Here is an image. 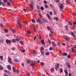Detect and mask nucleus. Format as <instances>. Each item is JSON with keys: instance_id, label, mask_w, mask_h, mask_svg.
Wrapping results in <instances>:
<instances>
[{"instance_id": "f257e3e1", "label": "nucleus", "mask_w": 76, "mask_h": 76, "mask_svg": "<svg viewBox=\"0 0 76 76\" xmlns=\"http://www.w3.org/2000/svg\"><path fill=\"white\" fill-rule=\"evenodd\" d=\"M8 61L9 62V63L12 64V59L10 58V56H8Z\"/></svg>"}, {"instance_id": "f03ea898", "label": "nucleus", "mask_w": 76, "mask_h": 76, "mask_svg": "<svg viewBox=\"0 0 76 76\" xmlns=\"http://www.w3.org/2000/svg\"><path fill=\"white\" fill-rule=\"evenodd\" d=\"M6 43L7 44H10L12 43V41L11 40H9L8 39H7L6 41Z\"/></svg>"}, {"instance_id": "7ed1b4c3", "label": "nucleus", "mask_w": 76, "mask_h": 76, "mask_svg": "<svg viewBox=\"0 0 76 76\" xmlns=\"http://www.w3.org/2000/svg\"><path fill=\"white\" fill-rule=\"evenodd\" d=\"M37 22L39 23L40 24H42V21H41V19L39 18L37 19Z\"/></svg>"}, {"instance_id": "20e7f679", "label": "nucleus", "mask_w": 76, "mask_h": 76, "mask_svg": "<svg viewBox=\"0 0 76 76\" xmlns=\"http://www.w3.org/2000/svg\"><path fill=\"white\" fill-rule=\"evenodd\" d=\"M17 24H18L19 26L21 28L22 26V24L21 23H19V20L18 21V23H17Z\"/></svg>"}, {"instance_id": "39448f33", "label": "nucleus", "mask_w": 76, "mask_h": 76, "mask_svg": "<svg viewBox=\"0 0 76 76\" xmlns=\"http://www.w3.org/2000/svg\"><path fill=\"white\" fill-rule=\"evenodd\" d=\"M64 6L63 4H61L60 5V9L61 10H63L64 8H63Z\"/></svg>"}, {"instance_id": "423d86ee", "label": "nucleus", "mask_w": 76, "mask_h": 76, "mask_svg": "<svg viewBox=\"0 0 76 76\" xmlns=\"http://www.w3.org/2000/svg\"><path fill=\"white\" fill-rule=\"evenodd\" d=\"M59 66H60V64H57L56 66H55V69L57 70V69L59 67Z\"/></svg>"}, {"instance_id": "0eeeda50", "label": "nucleus", "mask_w": 76, "mask_h": 76, "mask_svg": "<svg viewBox=\"0 0 76 76\" xmlns=\"http://www.w3.org/2000/svg\"><path fill=\"white\" fill-rule=\"evenodd\" d=\"M35 65V63L34 62H32L30 64V66H34Z\"/></svg>"}, {"instance_id": "6e6552de", "label": "nucleus", "mask_w": 76, "mask_h": 76, "mask_svg": "<svg viewBox=\"0 0 76 76\" xmlns=\"http://www.w3.org/2000/svg\"><path fill=\"white\" fill-rule=\"evenodd\" d=\"M65 39L66 40V41H69L70 39V37H65Z\"/></svg>"}, {"instance_id": "1a4fd4ad", "label": "nucleus", "mask_w": 76, "mask_h": 76, "mask_svg": "<svg viewBox=\"0 0 76 76\" xmlns=\"http://www.w3.org/2000/svg\"><path fill=\"white\" fill-rule=\"evenodd\" d=\"M12 70H13V72H16V68L15 67V66L12 67Z\"/></svg>"}, {"instance_id": "9d476101", "label": "nucleus", "mask_w": 76, "mask_h": 76, "mask_svg": "<svg viewBox=\"0 0 76 76\" xmlns=\"http://www.w3.org/2000/svg\"><path fill=\"white\" fill-rule=\"evenodd\" d=\"M47 16L49 20H50V19H51V16H50L48 14H47Z\"/></svg>"}, {"instance_id": "9b49d317", "label": "nucleus", "mask_w": 76, "mask_h": 76, "mask_svg": "<svg viewBox=\"0 0 76 76\" xmlns=\"http://www.w3.org/2000/svg\"><path fill=\"white\" fill-rule=\"evenodd\" d=\"M53 20H56V21H58V17H54Z\"/></svg>"}, {"instance_id": "f8f14e48", "label": "nucleus", "mask_w": 76, "mask_h": 76, "mask_svg": "<svg viewBox=\"0 0 76 76\" xmlns=\"http://www.w3.org/2000/svg\"><path fill=\"white\" fill-rule=\"evenodd\" d=\"M41 43L42 45H45V42L44 40H42L41 41Z\"/></svg>"}, {"instance_id": "ddd939ff", "label": "nucleus", "mask_w": 76, "mask_h": 76, "mask_svg": "<svg viewBox=\"0 0 76 76\" xmlns=\"http://www.w3.org/2000/svg\"><path fill=\"white\" fill-rule=\"evenodd\" d=\"M62 56H67V53H63L62 54Z\"/></svg>"}, {"instance_id": "4468645a", "label": "nucleus", "mask_w": 76, "mask_h": 76, "mask_svg": "<svg viewBox=\"0 0 76 76\" xmlns=\"http://www.w3.org/2000/svg\"><path fill=\"white\" fill-rule=\"evenodd\" d=\"M4 31L5 32V33H7V32H9V29L6 28L4 30Z\"/></svg>"}, {"instance_id": "2eb2a0df", "label": "nucleus", "mask_w": 76, "mask_h": 76, "mask_svg": "<svg viewBox=\"0 0 76 76\" xmlns=\"http://www.w3.org/2000/svg\"><path fill=\"white\" fill-rule=\"evenodd\" d=\"M50 70L51 72H53L54 71V69L53 68H52L50 69Z\"/></svg>"}, {"instance_id": "dca6fc26", "label": "nucleus", "mask_w": 76, "mask_h": 76, "mask_svg": "<svg viewBox=\"0 0 76 76\" xmlns=\"http://www.w3.org/2000/svg\"><path fill=\"white\" fill-rule=\"evenodd\" d=\"M65 28L66 31H68L69 28H68V26H67V25L66 26H65Z\"/></svg>"}, {"instance_id": "f3484780", "label": "nucleus", "mask_w": 76, "mask_h": 76, "mask_svg": "<svg viewBox=\"0 0 76 76\" xmlns=\"http://www.w3.org/2000/svg\"><path fill=\"white\" fill-rule=\"evenodd\" d=\"M53 46L54 47H57V45L56 43L54 42H53Z\"/></svg>"}, {"instance_id": "a211bd4d", "label": "nucleus", "mask_w": 76, "mask_h": 76, "mask_svg": "<svg viewBox=\"0 0 76 76\" xmlns=\"http://www.w3.org/2000/svg\"><path fill=\"white\" fill-rule=\"evenodd\" d=\"M7 68L8 70H10L11 69V68H10V65H8Z\"/></svg>"}, {"instance_id": "6ab92c4d", "label": "nucleus", "mask_w": 76, "mask_h": 76, "mask_svg": "<svg viewBox=\"0 0 76 76\" xmlns=\"http://www.w3.org/2000/svg\"><path fill=\"white\" fill-rule=\"evenodd\" d=\"M44 7L45 8L47 9H48V8H49V7H48V6L47 5H44Z\"/></svg>"}, {"instance_id": "aec40b11", "label": "nucleus", "mask_w": 76, "mask_h": 76, "mask_svg": "<svg viewBox=\"0 0 76 76\" xmlns=\"http://www.w3.org/2000/svg\"><path fill=\"white\" fill-rule=\"evenodd\" d=\"M12 41L13 42H16V40L15 39H13Z\"/></svg>"}, {"instance_id": "412c9836", "label": "nucleus", "mask_w": 76, "mask_h": 76, "mask_svg": "<svg viewBox=\"0 0 76 76\" xmlns=\"http://www.w3.org/2000/svg\"><path fill=\"white\" fill-rule=\"evenodd\" d=\"M10 30L12 31V32H15V30L13 28H10Z\"/></svg>"}, {"instance_id": "4be33fe9", "label": "nucleus", "mask_w": 76, "mask_h": 76, "mask_svg": "<svg viewBox=\"0 0 76 76\" xmlns=\"http://www.w3.org/2000/svg\"><path fill=\"white\" fill-rule=\"evenodd\" d=\"M71 35H72V36H73V37H75V34H74V33L73 32H72L71 33Z\"/></svg>"}, {"instance_id": "5701e85b", "label": "nucleus", "mask_w": 76, "mask_h": 76, "mask_svg": "<svg viewBox=\"0 0 76 76\" xmlns=\"http://www.w3.org/2000/svg\"><path fill=\"white\" fill-rule=\"evenodd\" d=\"M44 9V7H40V10H43Z\"/></svg>"}, {"instance_id": "b1692460", "label": "nucleus", "mask_w": 76, "mask_h": 76, "mask_svg": "<svg viewBox=\"0 0 76 76\" xmlns=\"http://www.w3.org/2000/svg\"><path fill=\"white\" fill-rule=\"evenodd\" d=\"M30 6L31 7V9H33L34 8L33 7V4H30Z\"/></svg>"}, {"instance_id": "393cba45", "label": "nucleus", "mask_w": 76, "mask_h": 76, "mask_svg": "<svg viewBox=\"0 0 76 76\" xmlns=\"http://www.w3.org/2000/svg\"><path fill=\"white\" fill-rule=\"evenodd\" d=\"M47 20L45 19H43L42 21L43 22H46Z\"/></svg>"}, {"instance_id": "a878e982", "label": "nucleus", "mask_w": 76, "mask_h": 76, "mask_svg": "<svg viewBox=\"0 0 76 76\" xmlns=\"http://www.w3.org/2000/svg\"><path fill=\"white\" fill-rule=\"evenodd\" d=\"M58 46V47H60V42H58L56 43V46Z\"/></svg>"}, {"instance_id": "bb28decb", "label": "nucleus", "mask_w": 76, "mask_h": 76, "mask_svg": "<svg viewBox=\"0 0 76 76\" xmlns=\"http://www.w3.org/2000/svg\"><path fill=\"white\" fill-rule=\"evenodd\" d=\"M3 69V66H0V70H2Z\"/></svg>"}, {"instance_id": "cd10ccee", "label": "nucleus", "mask_w": 76, "mask_h": 76, "mask_svg": "<svg viewBox=\"0 0 76 76\" xmlns=\"http://www.w3.org/2000/svg\"><path fill=\"white\" fill-rule=\"evenodd\" d=\"M33 29L35 32H37V30H36V28H35L34 27H33Z\"/></svg>"}, {"instance_id": "c85d7f7f", "label": "nucleus", "mask_w": 76, "mask_h": 76, "mask_svg": "<svg viewBox=\"0 0 76 76\" xmlns=\"http://www.w3.org/2000/svg\"><path fill=\"white\" fill-rule=\"evenodd\" d=\"M32 23H35V20L34 19H32Z\"/></svg>"}, {"instance_id": "c756f323", "label": "nucleus", "mask_w": 76, "mask_h": 76, "mask_svg": "<svg viewBox=\"0 0 76 76\" xmlns=\"http://www.w3.org/2000/svg\"><path fill=\"white\" fill-rule=\"evenodd\" d=\"M47 40L48 42H49V44H51V41L50 40V39H48Z\"/></svg>"}, {"instance_id": "7c9ffc66", "label": "nucleus", "mask_w": 76, "mask_h": 76, "mask_svg": "<svg viewBox=\"0 0 76 76\" xmlns=\"http://www.w3.org/2000/svg\"><path fill=\"white\" fill-rule=\"evenodd\" d=\"M44 62H41L40 63V65H41L42 66H44Z\"/></svg>"}, {"instance_id": "2f4dec72", "label": "nucleus", "mask_w": 76, "mask_h": 76, "mask_svg": "<svg viewBox=\"0 0 76 76\" xmlns=\"http://www.w3.org/2000/svg\"><path fill=\"white\" fill-rule=\"evenodd\" d=\"M49 54H50V53L48 52L46 53H45V55L46 56H48L49 55Z\"/></svg>"}, {"instance_id": "473e14b6", "label": "nucleus", "mask_w": 76, "mask_h": 76, "mask_svg": "<svg viewBox=\"0 0 76 76\" xmlns=\"http://www.w3.org/2000/svg\"><path fill=\"white\" fill-rule=\"evenodd\" d=\"M49 50H50V51L53 50V47H50L49 48Z\"/></svg>"}, {"instance_id": "72a5a7b5", "label": "nucleus", "mask_w": 76, "mask_h": 76, "mask_svg": "<svg viewBox=\"0 0 76 76\" xmlns=\"http://www.w3.org/2000/svg\"><path fill=\"white\" fill-rule=\"evenodd\" d=\"M53 12H54V13L55 14V15H57V13L56 12V11H55V10H54V9H53Z\"/></svg>"}, {"instance_id": "f704fd0d", "label": "nucleus", "mask_w": 76, "mask_h": 76, "mask_svg": "<svg viewBox=\"0 0 76 76\" xmlns=\"http://www.w3.org/2000/svg\"><path fill=\"white\" fill-rule=\"evenodd\" d=\"M14 61L15 62H19V61L18 59H15L14 60Z\"/></svg>"}, {"instance_id": "c9c22d12", "label": "nucleus", "mask_w": 76, "mask_h": 76, "mask_svg": "<svg viewBox=\"0 0 76 76\" xmlns=\"http://www.w3.org/2000/svg\"><path fill=\"white\" fill-rule=\"evenodd\" d=\"M20 42L21 45H23V42L22 41H20Z\"/></svg>"}, {"instance_id": "e433bc0d", "label": "nucleus", "mask_w": 76, "mask_h": 76, "mask_svg": "<svg viewBox=\"0 0 76 76\" xmlns=\"http://www.w3.org/2000/svg\"><path fill=\"white\" fill-rule=\"evenodd\" d=\"M4 42V40L3 39L0 40V42H1V43H2V42Z\"/></svg>"}, {"instance_id": "4c0bfd02", "label": "nucleus", "mask_w": 76, "mask_h": 76, "mask_svg": "<svg viewBox=\"0 0 76 76\" xmlns=\"http://www.w3.org/2000/svg\"><path fill=\"white\" fill-rule=\"evenodd\" d=\"M66 0V3L67 4H70V3L69 2V0Z\"/></svg>"}, {"instance_id": "58836bf2", "label": "nucleus", "mask_w": 76, "mask_h": 76, "mask_svg": "<svg viewBox=\"0 0 76 76\" xmlns=\"http://www.w3.org/2000/svg\"><path fill=\"white\" fill-rule=\"evenodd\" d=\"M19 37H17L16 39V41H17L18 42H19Z\"/></svg>"}, {"instance_id": "ea45409f", "label": "nucleus", "mask_w": 76, "mask_h": 76, "mask_svg": "<svg viewBox=\"0 0 76 76\" xmlns=\"http://www.w3.org/2000/svg\"><path fill=\"white\" fill-rule=\"evenodd\" d=\"M2 5L3 6H4V7H5V4L3 2H2Z\"/></svg>"}, {"instance_id": "a19ab883", "label": "nucleus", "mask_w": 76, "mask_h": 76, "mask_svg": "<svg viewBox=\"0 0 76 76\" xmlns=\"http://www.w3.org/2000/svg\"><path fill=\"white\" fill-rule=\"evenodd\" d=\"M27 63H28V64H29V63H30V60H28L27 61Z\"/></svg>"}, {"instance_id": "79ce46f5", "label": "nucleus", "mask_w": 76, "mask_h": 76, "mask_svg": "<svg viewBox=\"0 0 76 76\" xmlns=\"http://www.w3.org/2000/svg\"><path fill=\"white\" fill-rule=\"evenodd\" d=\"M72 50L73 53H74V52H75V50H74V48H73L72 47Z\"/></svg>"}, {"instance_id": "37998d69", "label": "nucleus", "mask_w": 76, "mask_h": 76, "mask_svg": "<svg viewBox=\"0 0 76 76\" xmlns=\"http://www.w3.org/2000/svg\"><path fill=\"white\" fill-rule=\"evenodd\" d=\"M64 72L66 74H68V72L67 71V70H64Z\"/></svg>"}, {"instance_id": "c03bdc74", "label": "nucleus", "mask_w": 76, "mask_h": 76, "mask_svg": "<svg viewBox=\"0 0 76 76\" xmlns=\"http://www.w3.org/2000/svg\"><path fill=\"white\" fill-rule=\"evenodd\" d=\"M40 52L42 54L44 55V51H40Z\"/></svg>"}, {"instance_id": "a18cd8bd", "label": "nucleus", "mask_w": 76, "mask_h": 76, "mask_svg": "<svg viewBox=\"0 0 76 76\" xmlns=\"http://www.w3.org/2000/svg\"><path fill=\"white\" fill-rule=\"evenodd\" d=\"M72 24L74 25H75V24H76V22L75 21H72Z\"/></svg>"}, {"instance_id": "49530a36", "label": "nucleus", "mask_w": 76, "mask_h": 76, "mask_svg": "<svg viewBox=\"0 0 76 76\" xmlns=\"http://www.w3.org/2000/svg\"><path fill=\"white\" fill-rule=\"evenodd\" d=\"M68 23L71 26H72V23L71 22H70V21H69V22H68Z\"/></svg>"}, {"instance_id": "de8ad7c7", "label": "nucleus", "mask_w": 76, "mask_h": 76, "mask_svg": "<svg viewBox=\"0 0 76 76\" xmlns=\"http://www.w3.org/2000/svg\"><path fill=\"white\" fill-rule=\"evenodd\" d=\"M28 34L29 35H30V34H31V31H28Z\"/></svg>"}, {"instance_id": "09e8293b", "label": "nucleus", "mask_w": 76, "mask_h": 76, "mask_svg": "<svg viewBox=\"0 0 76 76\" xmlns=\"http://www.w3.org/2000/svg\"><path fill=\"white\" fill-rule=\"evenodd\" d=\"M42 50H44V47H42V48H40V50L41 51H42Z\"/></svg>"}, {"instance_id": "8fccbe9b", "label": "nucleus", "mask_w": 76, "mask_h": 76, "mask_svg": "<svg viewBox=\"0 0 76 76\" xmlns=\"http://www.w3.org/2000/svg\"><path fill=\"white\" fill-rule=\"evenodd\" d=\"M7 4L8 6H10V3L9 2H7Z\"/></svg>"}, {"instance_id": "3c124183", "label": "nucleus", "mask_w": 76, "mask_h": 76, "mask_svg": "<svg viewBox=\"0 0 76 76\" xmlns=\"http://www.w3.org/2000/svg\"><path fill=\"white\" fill-rule=\"evenodd\" d=\"M60 69L61 70V71L60 72V73H61L62 72H63V70H62V69L61 68H60Z\"/></svg>"}, {"instance_id": "603ef678", "label": "nucleus", "mask_w": 76, "mask_h": 76, "mask_svg": "<svg viewBox=\"0 0 76 76\" xmlns=\"http://www.w3.org/2000/svg\"><path fill=\"white\" fill-rule=\"evenodd\" d=\"M34 41H35V39H36V38H37V36H34Z\"/></svg>"}, {"instance_id": "864d4df0", "label": "nucleus", "mask_w": 76, "mask_h": 76, "mask_svg": "<svg viewBox=\"0 0 76 76\" xmlns=\"http://www.w3.org/2000/svg\"><path fill=\"white\" fill-rule=\"evenodd\" d=\"M67 67L69 69H70V68H71V66L70 65H68L67 66Z\"/></svg>"}, {"instance_id": "5fc2aeb1", "label": "nucleus", "mask_w": 76, "mask_h": 76, "mask_svg": "<svg viewBox=\"0 0 76 76\" xmlns=\"http://www.w3.org/2000/svg\"><path fill=\"white\" fill-rule=\"evenodd\" d=\"M39 38H40V39H42V36L40 34L39 35Z\"/></svg>"}, {"instance_id": "6e6d98bb", "label": "nucleus", "mask_w": 76, "mask_h": 76, "mask_svg": "<svg viewBox=\"0 0 76 76\" xmlns=\"http://www.w3.org/2000/svg\"><path fill=\"white\" fill-rule=\"evenodd\" d=\"M12 50H13V51H15L16 50V48H12Z\"/></svg>"}, {"instance_id": "4d7b16f0", "label": "nucleus", "mask_w": 76, "mask_h": 76, "mask_svg": "<svg viewBox=\"0 0 76 76\" xmlns=\"http://www.w3.org/2000/svg\"><path fill=\"white\" fill-rule=\"evenodd\" d=\"M71 57V56H70V55L69 54L67 56V58H70Z\"/></svg>"}, {"instance_id": "13d9d810", "label": "nucleus", "mask_w": 76, "mask_h": 76, "mask_svg": "<svg viewBox=\"0 0 76 76\" xmlns=\"http://www.w3.org/2000/svg\"><path fill=\"white\" fill-rule=\"evenodd\" d=\"M3 0V1L4 3H7V0Z\"/></svg>"}, {"instance_id": "bf43d9fd", "label": "nucleus", "mask_w": 76, "mask_h": 76, "mask_svg": "<svg viewBox=\"0 0 76 76\" xmlns=\"http://www.w3.org/2000/svg\"><path fill=\"white\" fill-rule=\"evenodd\" d=\"M25 23L26 25H28V23H27V21H25Z\"/></svg>"}, {"instance_id": "052dcab7", "label": "nucleus", "mask_w": 76, "mask_h": 76, "mask_svg": "<svg viewBox=\"0 0 76 76\" xmlns=\"http://www.w3.org/2000/svg\"><path fill=\"white\" fill-rule=\"evenodd\" d=\"M44 2L45 4H47V1H45V0H44Z\"/></svg>"}, {"instance_id": "680f3d73", "label": "nucleus", "mask_w": 76, "mask_h": 76, "mask_svg": "<svg viewBox=\"0 0 76 76\" xmlns=\"http://www.w3.org/2000/svg\"><path fill=\"white\" fill-rule=\"evenodd\" d=\"M33 53H34V54H36V53H37V51H36L35 50H33Z\"/></svg>"}, {"instance_id": "e2e57ef3", "label": "nucleus", "mask_w": 76, "mask_h": 76, "mask_svg": "<svg viewBox=\"0 0 76 76\" xmlns=\"http://www.w3.org/2000/svg\"><path fill=\"white\" fill-rule=\"evenodd\" d=\"M15 72H16L17 73H19V70L17 69L16 70Z\"/></svg>"}, {"instance_id": "0e129e2a", "label": "nucleus", "mask_w": 76, "mask_h": 76, "mask_svg": "<svg viewBox=\"0 0 76 76\" xmlns=\"http://www.w3.org/2000/svg\"><path fill=\"white\" fill-rule=\"evenodd\" d=\"M0 58H1V60H3V56H0Z\"/></svg>"}, {"instance_id": "69168bd1", "label": "nucleus", "mask_w": 76, "mask_h": 76, "mask_svg": "<svg viewBox=\"0 0 76 76\" xmlns=\"http://www.w3.org/2000/svg\"><path fill=\"white\" fill-rule=\"evenodd\" d=\"M69 62H66V66H68V65H69Z\"/></svg>"}, {"instance_id": "338daca9", "label": "nucleus", "mask_w": 76, "mask_h": 76, "mask_svg": "<svg viewBox=\"0 0 76 76\" xmlns=\"http://www.w3.org/2000/svg\"><path fill=\"white\" fill-rule=\"evenodd\" d=\"M50 15H53V13L51 12H50Z\"/></svg>"}, {"instance_id": "774afa93", "label": "nucleus", "mask_w": 76, "mask_h": 76, "mask_svg": "<svg viewBox=\"0 0 76 76\" xmlns=\"http://www.w3.org/2000/svg\"><path fill=\"white\" fill-rule=\"evenodd\" d=\"M68 75H69V76H72V75H71V73H69V74Z\"/></svg>"}]
</instances>
